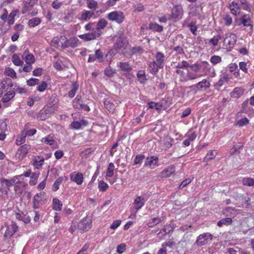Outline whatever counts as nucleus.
Segmentation results:
<instances>
[{
	"mask_svg": "<svg viewBox=\"0 0 254 254\" xmlns=\"http://www.w3.org/2000/svg\"><path fill=\"white\" fill-rule=\"evenodd\" d=\"M213 236L209 233H204L199 235L196 240V244L198 246H202L210 243Z\"/></svg>",
	"mask_w": 254,
	"mask_h": 254,
	"instance_id": "nucleus-1",
	"label": "nucleus"
},
{
	"mask_svg": "<svg viewBox=\"0 0 254 254\" xmlns=\"http://www.w3.org/2000/svg\"><path fill=\"white\" fill-rule=\"evenodd\" d=\"M183 13L184 11L182 6L179 5H176L172 9L171 14L170 15V19L174 22L179 21L182 19Z\"/></svg>",
	"mask_w": 254,
	"mask_h": 254,
	"instance_id": "nucleus-2",
	"label": "nucleus"
},
{
	"mask_svg": "<svg viewBox=\"0 0 254 254\" xmlns=\"http://www.w3.org/2000/svg\"><path fill=\"white\" fill-rule=\"evenodd\" d=\"M237 41L236 35L233 33H227L224 39V45L227 48L231 49L234 47Z\"/></svg>",
	"mask_w": 254,
	"mask_h": 254,
	"instance_id": "nucleus-3",
	"label": "nucleus"
},
{
	"mask_svg": "<svg viewBox=\"0 0 254 254\" xmlns=\"http://www.w3.org/2000/svg\"><path fill=\"white\" fill-rule=\"evenodd\" d=\"M201 65L202 71L205 75H208L211 77H213L216 75L214 68L212 66L210 65L207 62H202Z\"/></svg>",
	"mask_w": 254,
	"mask_h": 254,
	"instance_id": "nucleus-4",
	"label": "nucleus"
},
{
	"mask_svg": "<svg viewBox=\"0 0 254 254\" xmlns=\"http://www.w3.org/2000/svg\"><path fill=\"white\" fill-rule=\"evenodd\" d=\"M107 18L111 21H115L118 23H121L124 21L125 17L122 12L117 11L109 13L107 15Z\"/></svg>",
	"mask_w": 254,
	"mask_h": 254,
	"instance_id": "nucleus-5",
	"label": "nucleus"
},
{
	"mask_svg": "<svg viewBox=\"0 0 254 254\" xmlns=\"http://www.w3.org/2000/svg\"><path fill=\"white\" fill-rule=\"evenodd\" d=\"M45 195L43 192H41L35 194L33 197V207L34 209L38 208L40 205L45 203Z\"/></svg>",
	"mask_w": 254,
	"mask_h": 254,
	"instance_id": "nucleus-6",
	"label": "nucleus"
},
{
	"mask_svg": "<svg viewBox=\"0 0 254 254\" xmlns=\"http://www.w3.org/2000/svg\"><path fill=\"white\" fill-rule=\"evenodd\" d=\"M30 149V146L26 144L20 146L17 150L16 157L19 160H22L26 156Z\"/></svg>",
	"mask_w": 254,
	"mask_h": 254,
	"instance_id": "nucleus-7",
	"label": "nucleus"
},
{
	"mask_svg": "<svg viewBox=\"0 0 254 254\" xmlns=\"http://www.w3.org/2000/svg\"><path fill=\"white\" fill-rule=\"evenodd\" d=\"M91 219L89 217H86L81 220L78 224V227L79 229L86 232L91 228Z\"/></svg>",
	"mask_w": 254,
	"mask_h": 254,
	"instance_id": "nucleus-8",
	"label": "nucleus"
},
{
	"mask_svg": "<svg viewBox=\"0 0 254 254\" xmlns=\"http://www.w3.org/2000/svg\"><path fill=\"white\" fill-rule=\"evenodd\" d=\"M66 37L64 36H56L52 41V45L55 48L62 47L64 48Z\"/></svg>",
	"mask_w": 254,
	"mask_h": 254,
	"instance_id": "nucleus-9",
	"label": "nucleus"
},
{
	"mask_svg": "<svg viewBox=\"0 0 254 254\" xmlns=\"http://www.w3.org/2000/svg\"><path fill=\"white\" fill-rule=\"evenodd\" d=\"M173 232V227L170 224L166 225L160 231L159 233L157 234L158 237L160 239H164V237L168 234L170 235Z\"/></svg>",
	"mask_w": 254,
	"mask_h": 254,
	"instance_id": "nucleus-10",
	"label": "nucleus"
},
{
	"mask_svg": "<svg viewBox=\"0 0 254 254\" xmlns=\"http://www.w3.org/2000/svg\"><path fill=\"white\" fill-rule=\"evenodd\" d=\"M78 37L85 41H91L99 38L100 37V33H96L95 31H94L80 35Z\"/></svg>",
	"mask_w": 254,
	"mask_h": 254,
	"instance_id": "nucleus-11",
	"label": "nucleus"
},
{
	"mask_svg": "<svg viewBox=\"0 0 254 254\" xmlns=\"http://www.w3.org/2000/svg\"><path fill=\"white\" fill-rule=\"evenodd\" d=\"M193 86H195L197 90L199 91H205L208 88H209L210 86V82L206 79H203L202 81L199 82L195 85L190 86V87H192Z\"/></svg>",
	"mask_w": 254,
	"mask_h": 254,
	"instance_id": "nucleus-12",
	"label": "nucleus"
},
{
	"mask_svg": "<svg viewBox=\"0 0 254 254\" xmlns=\"http://www.w3.org/2000/svg\"><path fill=\"white\" fill-rule=\"evenodd\" d=\"M70 180L77 185H81L83 182V176L81 173L73 172L70 174Z\"/></svg>",
	"mask_w": 254,
	"mask_h": 254,
	"instance_id": "nucleus-13",
	"label": "nucleus"
},
{
	"mask_svg": "<svg viewBox=\"0 0 254 254\" xmlns=\"http://www.w3.org/2000/svg\"><path fill=\"white\" fill-rule=\"evenodd\" d=\"M146 200L141 196H137L134 200L133 205L136 212L141 209L145 204Z\"/></svg>",
	"mask_w": 254,
	"mask_h": 254,
	"instance_id": "nucleus-14",
	"label": "nucleus"
},
{
	"mask_svg": "<svg viewBox=\"0 0 254 254\" xmlns=\"http://www.w3.org/2000/svg\"><path fill=\"white\" fill-rule=\"evenodd\" d=\"M38 0H27L23 2V9L22 10V13L25 14L29 11L31 9L38 3Z\"/></svg>",
	"mask_w": 254,
	"mask_h": 254,
	"instance_id": "nucleus-15",
	"label": "nucleus"
},
{
	"mask_svg": "<svg viewBox=\"0 0 254 254\" xmlns=\"http://www.w3.org/2000/svg\"><path fill=\"white\" fill-rule=\"evenodd\" d=\"M80 43L79 39L75 37H73L67 40L66 38L65 43L64 44V48L71 47L74 48L77 47Z\"/></svg>",
	"mask_w": 254,
	"mask_h": 254,
	"instance_id": "nucleus-16",
	"label": "nucleus"
},
{
	"mask_svg": "<svg viewBox=\"0 0 254 254\" xmlns=\"http://www.w3.org/2000/svg\"><path fill=\"white\" fill-rule=\"evenodd\" d=\"M163 68L159 64H157L155 61L150 62L148 64V69L149 72L154 75L158 74L159 69Z\"/></svg>",
	"mask_w": 254,
	"mask_h": 254,
	"instance_id": "nucleus-17",
	"label": "nucleus"
},
{
	"mask_svg": "<svg viewBox=\"0 0 254 254\" xmlns=\"http://www.w3.org/2000/svg\"><path fill=\"white\" fill-rule=\"evenodd\" d=\"M175 172V167L174 165H171L165 168L161 173L162 178L169 177Z\"/></svg>",
	"mask_w": 254,
	"mask_h": 254,
	"instance_id": "nucleus-18",
	"label": "nucleus"
},
{
	"mask_svg": "<svg viewBox=\"0 0 254 254\" xmlns=\"http://www.w3.org/2000/svg\"><path fill=\"white\" fill-rule=\"evenodd\" d=\"M15 217L17 219L22 221L25 223H29L30 222V218L29 216H26L22 211L18 209L15 212Z\"/></svg>",
	"mask_w": 254,
	"mask_h": 254,
	"instance_id": "nucleus-19",
	"label": "nucleus"
},
{
	"mask_svg": "<svg viewBox=\"0 0 254 254\" xmlns=\"http://www.w3.org/2000/svg\"><path fill=\"white\" fill-rule=\"evenodd\" d=\"M158 157L155 156L147 157L144 163V166L151 167L152 166H156L158 164Z\"/></svg>",
	"mask_w": 254,
	"mask_h": 254,
	"instance_id": "nucleus-20",
	"label": "nucleus"
},
{
	"mask_svg": "<svg viewBox=\"0 0 254 254\" xmlns=\"http://www.w3.org/2000/svg\"><path fill=\"white\" fill-rule=\"evenodd\" d=\"M155 58L156 60L155 62L163 68L164 62L165 61V55L162 52H157L155 55Z\"/></svg>",
	"mask_w": 254,
	"mask_h": 254,
	"instance_id": "nucleus-21",
	"label": "nucleus"
},
{
	"mask_svg": "<svg viewBox=\"0 0 254 254\" xmlns=\"http://www.w3.org/2000/svg\"><path fill=\"white\" fill-rule=\"evenodd\" d=\"M229 7L230 11L233 14L237 15L240 14L241 7L240 3L238 1L232 2V3L230 4Z\"/></svg>",
	"mask_w": 254,
	"mask_h": 254,
	"instance_id": "nucleus-22",
	"label": "nucleus"
},
{
	"mask_svg": "<svg viewBox=\"0 0 254 254\" xmlns=\"http://www.w3.org/2000/svg\"><path fill=\"white\" fill-rule=\"evenodd\" d=\"M127 43V39L126 37L123 36H121L117 39L114 47L118 50H120L123 48Z\"/></svg>",
	"mask_w": 254,
	"mask_h": 254,
	"instance_id": "nucleus-23",
	"label": "nucleus"
},
{
	"mask_svg": "<svg viewBox=\"0 0 254 254\" xmlns=\"http://www.w3.org/2000/svg\"><path fill=\"white\" fill-rule=\"evenodd\" d=\"M15 91H10L4 95L1 99V101L3 103L5 104L6 106L9 105L8 102L14 97Z\"/></svg>",
	"mask_w": 254,
	"mask_h": 254,
	"instance_id": "nucleus-24",
	"label": "nucleus"
},
{
	"mask_svg": "<svg viewBox=\"0 0 254 254\" xmlns=\"http://www.w3.org/2000/svg\"><path fill=\"white\" fill-rule=\"evenodd\" d=\"M117 66L122 71L128 73L132 70V67L128 62H119Z\"/></svg>",
	"mask_w": 254,
	"mask_h": 254,
	"instance_id": "nucleus-25",
	"label": "nucleus"
},
{
	"mask_svg": "<svg viewBox=\"0 0 254 254\" xmlns=\"http://www.w3.org/2000/svg\"><path fill=\"white\" fill-rule=\"evenodd\" d=\"M94 11L90 10H83L81 13L80 19L82 21H88L94 15Z\"/></svg>",
	"mask_w": 254,
	"mask_h": 254,
	"instance_id": "nucleus-26",
	"label": "nucleus"
},
{
	"mask_svg": "<svg viewBox=\"0 0 254 254\" xmlns=\"http://www.w3.org/2000/svg\"><path fill=\"white\" fill-rule=\"evenodd\" d=\"M108 22L105 19H100L97 22V27L95 29L96 33H100V36L101 35V29H103L107 25Z\"/></svg>",
	"mask_w": 254,
	"mask_h": 254,
	"instance_id": "nucleus-27",
	"label": "nucleus"
},
{
	"mask_svg": "<svg viewBox=\"0 0 254 254\" xmlns=\"http://www.w3.org/2000/svg\"><path fill=\"white\" fill-rule=\"evenodd\" d=\"M33 161V165L34 167L37 169H39L42 167L44 161V159L41 156H37L34 157Z\"/></svg>",
	"mask_w": 254,
	"mask_h": 254,
	"instance_id": "nucleus-28",
	"label": "nucleus"
},
{
	"mask_svg": "<svg viewBox=\"0 0 254 254\" xmlns=\"http://www.w3.org/2000/svg\"><path fill=\"white\" fill-rule=\"evenodd\" d=\"M241 23L244 26H251L252 27V22L251 19V17L249 14H244L240 18Z\"/></svg>",
	"mask_w": 254,
	"mask_h": 254,
	"instance_id": "nucleus-29",
	"label": "nucleus"
},
{
	"mask_svg": "<svg viewBox=\"0 0 254 254\" xmlns=\"http://www.w3.org/2000/svg\"><path fill=\"white\" fill-rule=\"evenodd\" d=\"M244 93V89L240 87H236L230 93V96L232 98H238L240 97Z\"/></svg>",
	"mask_w": 254,
	"mask_h": 254,
	"instance_id": "nucleus-30",
	"label": "nucleus"
},
{
	"mask_svg": "<svg viewBox=\"0 0 254 254\" xmlns=\"http://www.w3.org/2000/svg\"><path fill=\"white\" fill-rule=\"evenodd\" d=\"M28 50H25L22 57L26 63L32 64L35 62V58L32 54H28Z\"/></svg>",
	"mask_w": 254,
	"mask_h": 254,
	"instance_id": "nucleus-31",
	"label": "nucleus"
},
{
	"mask_svg": "<svg viewBox=\"0 0 254 254\" xmlns=\"http://www.w3.org/2000/svg\"><path fill=\"white\" fill-rule=\"evenodd\" d=\"M136 77L141 84H144L147 80L144 70H139L136 74Z\"/></svg>",
	"mask_w": 254,
	"mask_h": 254,
	"instance_id": "nucleus-32",
	"label": "nucleus"
},
{
	"mask_svg": "<svg viewBox=\"0 0 254 254\" xmlns=\"http://www.w3.org/2000/svg\"><path fill=\"white\" fill-rule=\"evenodd\" d=\"M223 38L224 37L222 35L220 34H217V35H214L213 37L209 40V43L210 45L215 47L218 45L219 40L223 39Z\"/></svg>",
	"mask_w": 254,
	"mask_h": 254,
	"instance_id": "nucleus-33",
	"label": "nucleus"
},
{
	"mask_svg": "<svg viewBox=\"0 0 254 254\" xmlns=\"http://www.w3.org/2000/svg\"><path fill=\"white\" fill-rule=\"evenodd\" d=\"M26 134H24V130H22L20 134L17 137L15 143L17 145H20L25 142Z\"/></svg>",
	"mask_w": 254,
	"mask_h": 254,
	"instance_id": "nucleus-34",
	"label": "nucleus"
},
{
	"mask_svg": "<svg viewBox=\"0 0 254 254\" xmlns=\"http://www.w3.org/2000/svg\"><path fill=\"white\" fill-rule=\"evenodd\" d=\"M42 142H44L46 144L53 145L55 141L54 136L53 135L49 134L45 137L42 138L41 139Z\"/></svg>",
	"mask_w": 254,
	"mask_h": 254,
	"instance_id": "nucleus-35",
	"label": "nucleus"
},
{
	"mask_svg": "<svg viewBox=\"0 0 254 254\" xmlns=\"http://www.w3.org/2000/svg\"><path fill=\"white\" fill-rule=\"evenodd\" d=\"M162 221V219L161 218L157 217L153 218L151 219L147 223V226L149 227L152 228L154 227V226L156 225L160 222H161Z\"/></svg>",
	"mask_w": 254,
	"mask_h": 254,
	"instance_id": "nucleus-36",
	"label": "nucleus"
},
{
	"mask_svg": "<svg viewBox=\"0 0 254 254\" xmlns=\"http://www.w3.org/2000/svg\"><path fill=\"white\" fill-rule=\"evenodd\" d=\"M78 89V85L76 82H73L71 86V89L68 92V96L73 98Z\"/></svg>",
	"mask_w": 254,
	"mask_h": 254,
	"instance_id": "nucleus-37",
	"label": "nucleus"
},
{
	"mask_svg": "<svg viewBox=\"0 0 254 254\" xmlns=\"http://www.w3.org/2000/svg\"><path fill=\"white\" fill-rule=\"evenodd\" d=\"M53 208L57 211H61L62 210V204L61 202L57 198L53 199Z\"/></svg>",
	"mask_w": 254,
	"mask_h": 254,
	"instance_id": "nucleus-38",
	"label": "nucleus"
},
{
	"mask_svg": "<svg viewBox=\"0 0 254 254\" xmlns=\"http://www.w3.org/2000/svg\"><path fill=\"white\" fill-rule=\"evenodd\" d=\"M87 7L91 9V11H95L98 7V2L94 0H87Z\"/></svg>",
	"mask_w": 254,
	"mask_h": 254,
	"instance_id": "nucleus-39",
	"label": "nucleus"
},
{
	"mask_svg": "<svg viewBox=\"0 0 254 254\" xmlns=\"http://www.w3.org/2000/svg\"><path fill=\"white\" fill-rule=\"evenodd\" d=\"M149 29L153 30L156 32H162L163 30V27L157 23H151L149 25Z\"/></svg>",
	"mask_w": 254,
	"mask_h": 254,
	"instance_id": "nucleus-40",
	"label": "nucleus"
},
{
	"mask_svg": "<svg viewBox=\"0 0 254 254\" xmlns=\"http://www.w3.org/2000/svg\"><path fill=\"white\" fill-rule=\"evenodd\" d=\"M240 3L241 8H243L244 10L250 11V4L246 0H238Z\"/></svg>",
	"mask_w": 254,
	"mask_h": 254,
	"instance_id": "nucleus-41",
	"label": "nucleus"
},
{
	"mask_svg": "<svg viewBox=\"0 0 254 254\" xmlns=\"http://www.w3.org/2000/svg\"><path fill=\"white\" fill-rule=\"evenodd\" d=\"M232 222V220L231 218H226L222 219L217 222V225L219 227H222L223 225H229Z\"/></svg>",
	"mask_w": 254,
	"mask_h": 254,
	"instance_id": "nucleus-42",
	"label": "nucleus"
},
{
	"mask_svg": "<svg viewBox=\"0 0 254 254\" xmlns=\"http://www.w3.org/2000/svg\"><path fill=\"white\" fill-rule=\"evenodd\" d=\"M12 63L17 66H20L23 64V62L20 60V58L16 54H14L12 56Z\"/></svg>",
	"mask_w": 254,
	"mask_h": 254,
	"instance_id": "nucleus-43",
	"label": "nucleus"
},
{
	"mask_svg": "<svg viewBox=\"0 0 254 254\" xmlns=\"http://www.w3.org/2000/svg\"><path fill=\"white\" fill-rule=\"evenodd\" d=\"M41 22V20L39 17L33 18L29 20L28 24L31 27H35L38 25Z\"/></svg>",
	"mask_w": 254,
	"mask_h": 254,
	"instance_id": "nucleus-44",
	"label": "nucleus"
},
{
	"mask_svg": "<svg viewBox=\"0 0 254 254\" xmlns=\"http://www.w3.org/2000/svg\"><path fill=\"white\" fill-rule=\"evenodd\" d=\"M15 179H17V178H15V177L13 178V179H7L5 178H2L0 180L1 183H5V185L7 187H12L14 184H15Z\"/></svg>",
	"mask_w": 254,
	"mask_h": 254,
	"instance_id": "nucleus-45",
	"label": "nucleus"
},
{
	"mask_svg": "<svg viewBox=\"0 0 254 254\" xmlns=\"http://www.w3.org/2000/svg\"><path fill=\"white\" fill-rule=\"evenodd\" d=\"M216 151L212 150L210 151L207 154L204 158L203 160L204 162H208L215 158L216 155Z\"/></svg>",
	"mask_w": 254,
	"mask_h": 254,
	"instance_id": "nucleus-46",
	"label": "nucleus"
},
{
	"mask_svg": "<svg viewBox=\"0 0 254 254\" xmlns=\"http://www.w3.org/2000/svg\"><path fill=\"white\" fill-rule=\"evenodd\" d=\"M200 76L195 73L191 72L190 71H187V77L184 79V81H188L189 80H194L197 78L199 77Z\"/></svg>",
	"mask_w": 254,
	"mask_h": 254,
	"instance_id": "nucleus-47",
	"label": "nucleus"
},
{
	"mask_svg": "<svg viewBox=\"0 0 254 254\" xmlns=\"http://www.w3.org/2000/svg\"><path fill=\"white\" fill-rule=\"evenodd\" d=\"M114 165L113 163H110L107 168L106 172V176L108 177H111L114 175Z\"/></svg>",
	"mask_w": 254,
	"mask_h": 254,
	"instance_id": "nucleus-48",
	"label": "nucleus"
},
{
	"mask_svg": "<svg viewBox=\"0 0 254 254\" xmlns=\"http://www.w3.org/2000/svg\"><path fill=\"white\" fill-rule=\"evenodd\" d=\"M222 19L226 26H229L232 23V18L229 14L223 15Z\"/></svg>",
	"mask_w": 254,
	"mask_h": 254,
	"instance_id": "nucleus-49",
	"label": "nucleus"
},
{
	"mask_svg": "<svg viewBox=\"0 0 254 254\" xmlns=\"http://www.w3.org/2000/svg\"><path fill=\"white\" fill-rule=\"evenodd\" d=\"M108 185L103 181H99L98 188L100 191L105 192L108 189Z\"/></svg>",
	"mask_w": 254,
	"mask_h": 254,
	"instance_id": "nucleus-50",
	"label": "nucleus"
},
{
	"mask_svg": "<svg viewBox=\"0 0 254 254\" xmlns=\"http://www.w3.org/2000/svg\"><path fill=\"white\" fill-rule=\"evenodd\" d=\"M130 51L131 54L134 55H140L143 53L144 52L143 48L140 46L132 47L130 49Z\"/></svg>",
	"mask_w": 254,
	"mask_h": 254,
	"instance_id": "nucleus-51",
	"label": "nucleus"
},
{
	"mask_svg": "<svg viewBox=\"0 0 254 254\" xmlns=\"http://www.w3.org/2000/svg\"><path fill=\"white\" fill-rule=\"evenodd\" d=\"M14 190L15 193L18 196L21 195L23 193H24L21 186H20L17 182L14 185Z\"/></svg>",
	"mask_w": 254,
	"mask_h": 254,
	"instance_id": "nucleus-52",
	"label": "nucleus"
},
{
	"mask_svg": "<svg viewBox=\"0 0 254 254\" xmlns=\"http://www.w3.org/2000/svg\"><path fill=\"white\" fill-rule=\"evenodd\" d=\"M242 147L243 146L240 143L236 144L234 145L233 147L230 150L229 152L231 155L237 153H239L240 149H242Z\"/></svg>",
	"mask_w": 254,
	"mask_h": 254,
	"instance_id": "nucleus-53",
	"label": "nucleus"
},
{
	"mask_svg": "<svg viewBox=\"0 0 254 254\" xmlns=\"http://www.w3.org/2000/svg\"><path fill=\"white\" fill-rule=\"evenodd\" d=\"M63 181V179L62 177L58 178L53 184V187H52V190L54 191H57L59 188L60 185L61 184Z\"/></svg>",
	"mask_w": 254,
	"mask_h": 254,
	"instance_id": "nucleus-54",
	"label": "nucleus"
},
{
	"mask_svg": "<svg viewBox=\"0 0 254 254\" xmlns=\"http://www.w3.org/2000/svg\"><path fill=\"white\" fill-rule=\"evenodd\" d=\"M242 183L245 186H254V179L250 178H245L242 180Z\"/></svg>",
	"mask_w": 254,
	"mask_h": 254,
	"instance_id": "nucleus-55",
	"label": "nucleus"
},
{
	"mask_svg": "<svg viewBox=\"0 0 254 254\" xmlns=\"http://www.w3.org/2000/svg\"><path fill=\"white\" fill-rule=\"evenodd\" d=\"M105 108L109 111H113L115 109V105L110 100H106L104 102Z\"/></svg>",
	"mask_w": 254,
	"mask_h": 254,
	"instance_id": "nucleus-56",
	"label": "nucleus"
},
{
	"mask_svg": "<svg viewBox=\"0 0 254 254\" xmlns=\"http://www.w3.org/2000/svg\"><path fill=\"white\" fill-rule=\"evenodd\" d=\"M210 62L213 64L215 65L222 62V58L220 56L214 55L210 58Z\"/></svg>",
	"mask_w": 254,
	"mask_h": 254,
	"instance_id": "nucleus-57",
	"label": "nucleus"
},
{
	"mask_svg": "<svg viewBox=\"0 0 254 254\" xmlns=\"http://www.w3.org/2000/svg\"><path fill=\"white\" fill-rule=\"evenodd\" d=\"M145 155L142 154L137 155L135 157V158L134 160L133 165H136L137 164H141L143 160L145 159Z\"/></svg>",
	"mask_w": 254,
	"mask_h": 254,
	"instance_id": "nucleus-58",
	"label": "nucleus"
},
{
	"mask_svg": "<svg viewBox=\"0 0 254 254\" xmlns=\"http://www.w3.org/2000/svg\"><path fill=\"white\" fill-rule=\"evenodd\" d=\"M5 74L12 78H15L16 77V74L15 71L12 68L10 67L5 68Z\"/></svg>",
	"mask_w": 254,
	"mask_h": 254,
	"instance_id": "nucleus-59",
	"label": "nucleus"
},
{
	"mask_svg": "<svg viewBox=\"0 0 254 254\" xmlns=\"http://www.w3.org/2000/svg\"><path fill=\"white\" fill-rule=\"evenodd\" d=\"M16 15L15 11H12L10 13V14L7 16V23L8 25H10L14 23V17Z\"/></svg>",
	"mask_w": 254,
	"mask_h": 254,
	"instance_id": "nucleus-60",
	"label": "nucleus"
},
{
	"mask_svg": "<svg viewBox=\"0 0 254 254\" xmlns=\"http://www.w3.org/2000/svg\"><path fill=\"white\" fill-rule=\"evenodd\" d=\"M190 66V64L186 61H183L181 63H179L176 66V68H185L186 69L188 68Z\"/></svg>",
	"mask_w": 254,
	"mask_h": 254,
	"instance_id": "nucleus-61",
	"label": "nucleus"
},
{
	"mask_svg": "<svg viewBox=\"0 0 254 254\" xmlns=\"http://www.w3.org/2000/svg\"><path fill=\"white\" fill-rule=\"evenodd\" d=\"M95 54L96 55L97 60L100 63L103 61L104 60V55L102 51L100 50H97L95 51Z\"/></svg>",
	"mask_w": 254,
	"mask_h": 254,
	"instance_id": "nucleus-62",
	"label": "nucleus"
},
{
	"mask_svg": "<svg viewBox=\"0 0 254 254\" xmlns=\"http://www.w3.org/2000/svg\"><path fill=\"white\" fill-rule=\"evenodd\" d=\"M48 87V84L45 81H42V82L37 87V90L42 92L44 91Z\"/></svg>",
	"mask_w": 254,
	"mask_h": 254,
	"instance_id": "nucleus-63",
	"label": "nucleus"
},
{
	"mask_svg": "<svg viewBox=\"0 0 254 254\" xmlns=\"http://www.w3.org/2000/svg\"><path fill=\"white\" fill-rule=\"evenodd\" d=\"M249 123V120L247 118H242L237 122V125L239 127H243L247 125Z\"/></svg>",
	"mask_w": 254,
	"mask_h": 254,
	"instance_id": "nucleus-64",
	"label": "nucleus"
}]
</instances>
